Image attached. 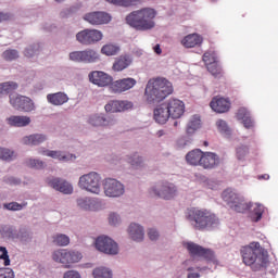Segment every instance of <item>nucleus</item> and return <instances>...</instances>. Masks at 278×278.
<instances>
[{"instance_id":"1","label":"nucleus","mask_w":278,"mask_h":278,"mask_svg":"<svg viewBox=\"0 0 278 278\" xmlns=\"http://www.w3.org/2000/svg\"><path fill=\"white\" fill-rule=\"evenodd\" d=\"M155 16H157L155 9L143 8L130 12L125 21L126 24L132 27V29H136V31H149L155 27Z\"/></svg>"},{"instance_id":"2","label":"nucleus","mask_w":278,"mask_h":278,"mask_svg":"<svg viewBox=\"0 0 278 278\" xmlns=\"http://www.w3.org/2000/svg\"><path fill=\"white\" fill-rule=\"evenodd\" d=\"M186 218L198 231L212 229L220 223L216 214L207 208L191 207L187 210Z\"/></svg>"},{"instance_id":"3","label":"nucleus","mask_w":278,"mask_h":278,"mask_svg":"<svg viewBox=\"0 0 278 278\" xmlns=\"http://www.w3.org/2000/svg\"><path fill=\"white\" fill-rule=\"evenodd\" d=\"M144 94L148 103H160L173 94V84L166 78L150 79L146 86Z\"/></svg>"},{"instance_id":"4","label":"nucleus","mask_w":278,"mask_h":278,"mask_svg":"<svg viewBox=\"0 0 278 278\" xmlns=\"http://www.w3.org/2000/svg\"><path fill=\"white\" fill-rule=\"evenodd\" d=\"M241 255L245 266H253L254 270H261V268L268 266V255L264 253L260 242H252L242 248Z\"/></svg>"},{"instance_id":"5","label":"nucleus","mask_w":278,"mask_h":278,"mask_svg":"<svg viewBox=\"0 0 278 278\" xmlns=\"http://www.w3.org/2000/svg\"><path fill=\"white\" fill-rule=\"evenodd\" d=\"M222 199L225 203L232 210L233 212H238L239 214H244L251 207L244 198L240 197L236 191L231 189H226L222 193Z\"/></svg>"},{"instance_id":"6","label":"nucleus","mask_w":278,"mask_h":278,"mask_svg":"<svg viewBox=\"0 0 278 278\" xmlns=\"http://www.w3.org/2000/svg\"><path fill=\"white\" fill-rule=\"evenodd\" d=\"M78 187L91 194H101V175L90 172L79 177Z\"/></svg>"},{"instance_id":"7","label":"nucleus","mask_w":278,"mask_h":278,"mask_svg":"<svg viewBox=\"0 0 278 278\" xmlns=\"http://www.w3.org/2000/svg\"><path fill=\"white\" fill-rule=\"evenodd\" d=\"M52 260L59 264H64L65 268H68V264H77L81 260V253L60 249L52 253Z\"/></svg>"},{"instance_id":"8","label":"nucleus","mask_w":278,"mask_h":278,"mask_svg":"<svg viewBox=\"0 0 278 278\" xmlns=\"http://www.w3.org/2000/svg\"><path fill=\"white\" fill-rule=\"evenodd\" d=\"M185 247L191 257H203L206 262H216V255L212 249L203 248L194 242H187Z\"/></svg>"},{"instance_id":"9","label":"nucleus","mask_w":278,"mask_h":278,"mask_svg":"<svg viewBox=\"0 0 278 278\" xmlns=\"http://www.w3.org/2000/svg\"><path fill=\"white\" fill-rule=\"evenodd\" d=\"M76 40H78L80 45H96V42L103 40V33L97 29H84L76 34Z\"/></svg>"},{"instance_id":"10","label":"nucleus","mask_w":278,"mask_h":278,"mask_svg":"<svg viewBox=\"0 0 278 278\" xmlns=\"http://www.w3.org/2000/svg\"><path fill=\"white\" fill-rule=\"evenodd\" d=\"M96 249L101 253H106V255L118 254V244L112 238L105 236L96 239Z\"/></svg>"},{"instance_id":"11","label":"nucleus","mask_w":278,"mask_h":278,"mask_svg":"<svg viewBox=\"0 0 278 278\" xmlns=\"http://www.w3.org/2000/svg\"><path fill=\"white\" fill-rule=\"evenodd\" d=\"M104 194L111 198L123 197L125 194V186L114 178L105 179Z\"/></svg>"},{"instance_id":"12","label":"nucleus","mask_w":278,"mask_h":278,"mask_svg":"<svg viewBox=\"0 0 278 278\" xmlns=\"http://www.w3.org/2000/svg\"><path fill=\"white\" fill-rule=\"evenodd\" d=\"M167 111L169 112L170 118H181V115L186 112V104L179 99H169L165 101Z\"/></svg>"},{"instance_id":"13","label":"nucleus","mask_w":278,"mask_h":278,"mask_svg":"<svg viewBox=\"0 0 278 278\" xmlns=\"http://www.w3.org/2000/svg\"><path fill=\"white\" fill-rule=\"evenodd\" d=\"M154 197L174 199L177 197V187L173 182H163L157 189H152Z\"/></svg>"},{"instance_id":"14","label":"nucleus","mask_w":278,"mask_h":278,"mask_svg":"<svg viewBox=\"0 0 278 278\" xmlns=\"http://www.w3.org/2000/svg\"><path fill=\"white\" fill-rule=\"evenodd\" d=\"M89 81L94 84V86H99V88H105L112 84L113 78L105 72L93 71L89 73Z\"/></svg>"},{"instance_id":"15","label":"nucleus","mask_w":278,"mask_h":278,"mask_svg":"<svg viewBox=\"0 0 278 278\" xmlns=\"http://www.w3.org/2000/svg\"><path fill=\"white\" fill-rule=\"evenodd\" d=\"M84 18L90 25H108L112 21V16L109 13L101 11L87 13Z\"/></svg>"},{"instance_id":"16","label":"nucleus","mask_w":278,"mask_h":278,"mask_svg":"<svg viewBox=\"0 0 278 278\" xmlns=\"http://www.w3.org/2000/svg\"><path fill=\"white\" fill-rule=\"evenodd\" d=\"M47 184L63 194H73V186L62 178H48Z\"/></svg>"},{"instance_id":"17","label":"nucleus","mask_w":278,"mask_h":278,"mask_svg":"<svg viewBox=\"0 0 278 278\" xmlns=\"http://www.w3.org/2000/svg\"><path fill=\"white\" fill-rule=\"evenodd\" d=\"M220 164V156L214 152H203L200 166L205 170H212Z\"/></svg>"},{"instance_id":"18","label":"nucleus","mask_w":278,"mask_h":278,"mask_svg":"<svg viewBox=\"0 0 278 278\" xmlns=\"http://www.w3.org/2000/svg\"><path fill=\"white\" fill-rule=\"evenodd\" d=\"M136 84H138V81H136L135 78H124V79L115 80L111 85V90L117 93L127 92V90H131V88H134Z\"/></svg>"},{"instance_id":"19","label":"nucleus","mask_w":278,"mask_h":278,"mask_svg":"<svg viewBox=\"0 0 278 278\" xmlns=\"http://www.w3.org/2000/svg\"><path fill=\"white\" fill-rule=\"evenodd\" d=\"M170 118V113L168 112V108L166 103L163 102L162 104L157 105L153 111V119L159 125H166L168 119Z\"/></svg>"},{"instance_id":"20","label":"nucleus","mask_w":278,"mask_h":278,"mask_svg":"<svg viewBox=\"0 0 278 278\" xmlns=\"http://www.w3.org/2000/svg\"><path fill=\"white\" fill-rule=\"evenodd\" d=\"M134 104L127 100H112L105 106V112L116 113V112H125V110H131Z\"/></svg>"},{"instance_id":"21","label":"nucleus","mask_w":278,"mask_h":278,"mask_svg":"<svg viewBox=\"0 0 278 278\" xmlns=\"http://www.w3.org/2000/svg\"><path fill=\"white\" fill-rule=\"evenodd\" d=\"M210 105L214 112H217V114H225V112H229L231 102L225 98L215 97L211 101Z\"/></svg>"},{"instance_id":"22","label":"nucleus","mask_w":278,"mask_h":278,"mask_svg":"<svg viewBox=\"0 0 278 278\" xmlns=\"http://www.w3.org/2000/svg\"><path fill=\"white\" fill-rule=\"evenodd\" d=\"M131 62H134V59H131V55L122 54L115 60L113 64V71H115V73H121V71H125V68H129V66H131Z\"/></svg>"},{"instance_id":"23","label":"nucleus","mask_w":278,"mask_h":278,"mask_svg":"<svg viewBox=\"0 0 278 278\" xmlns=\"http://www.w3.org/2000/svg\"><path fill=\"white\" fill-rule=\"evenodd\" d=\"M182 47H186V49H194V47H201L203 45V37H201L199 34H190L187 35L181 40Z\"/></svg>"},{"instance_id":"24","label":"nucleus","mask_w":278,"mask_h":278,"mask_svg":"<svg viewBox=\"0 0 278 278\" xmlns=\"http://www.w3.org/2000/svg\"><path fill=\"white\" fill-rule=\"evenodd\" d=\"M237 118L242 121L243 127H245V129H253V127H255V123L251 118V113L249 110H247V108H240L238 110Z\"/></svg>"},{"instance_id":"25","label":"nucleus","mask_w":278,"mask_h":278,"mask_svg":"<svg viewBox=\"0 0 278 278\" xmlns=\"http://www.w3.org/2000/svg\"><path fill=\"white\" fill-rule=\"evenodd\" d=\"M7 123L10 127H27L31 123V118L29 116L12 115L7 118Z\"/></svg>"},{"instance_id":"26","label":"nucleus","mask_w":278,"mask_h":278,"mask_svg":"<svg viewBox=\"0 0 278 278\" xmlns=\"http://www.w3.org/2000/svg\"><path fill=\"white\" fill-rule=\"evenodd\" d=\"M48 103L51 105H64V103H68V96L64 92L49 93L47 96Z\"/></svg>"},{"instance_id":"27","label":"nucleus","mask_w":278,"mask_h":278,"mask_svg":"<svg viewBox=\"0 0 278 278\" xmlns=\"http://www.w3.org/2000/svg\"><path fill=\"white\" fill-rule=\"evenodd\" d=\"M47 135L42 134H34L30 136H26L22 139L23 144H28L30 147H38V144H42V142H46Z\"/></svg>"},{"instance_id":"28","label":"nucleus","mask_w":278,"mask_h":278,"mask_svg":"<svg viewBox=\"0 0 278 278\" xmlns=\"http://www.w3.org/2000/svg\"><path fill=\"white\" fill-rule=\"evenodd\" d=\"M248 205H250L249 210L252 208L250 218L252 220V223H260V220H262V216L264 215L265 212V207L263 206V204L261 203H255V204H251L248 203Z\"/></svg>"},{"instance_id":"29","label":"nucleus","mask_w":278,"mask_h":278,"mask_svg":"<svg viewBox=\"0 0 278 278\" xmlns=\"http://www.w3.org/2000/svg\"><path fill=\"white\" fill-rule=\"evenodd\" d=\"M128 233L135 242H142L144 240V229L138 224H130Z\"/></svg>"},{"instance_id":"30","label":"nucleus","mask_w":278,"mask_h":278,"mask_svg":"<svg viewBox=\"0 0 278 278\" xmlns=\"http://www.w3.org/2000/svg\"><path fill=\"white\" fill-rule=\"evenodd\" d=\"M203 151L201 149H194L191 150L187 155H186V161L191 165V166H201V161L203 159Z\"/></svg>"},{"instance_id":"31","label":"nucleus","mask_w":278,"mask_h":278,"mask_svg":"<svg viewBox=\"0 0 278 278\" xmlns=\"http://www.w3.org/2000/svg\"><path fill=\"white\" fill-rule=\"evenodd\" d=\"M198 129H201V117L194 115L187 124L186 134L187 136H194Z\"/></svg>"},{"instance_id":"32","label":"nucleus","mask_w":278,"mask_h":278,"mask_svg":"<svg viewBox=\"0 0 278 278\" xmlns=\"http://www.w3.org/2000/svg\"><path fill=\"white\" fill-rule=\"evenodd\" d=\"M89 125H92V127H108L111 122L103 115H92L89 117Z\"/></svg>"},{"instance_id":"33","label":"nucleus","mask_w":278,"mask_h":278,"mask_svg":"<svg viewBox=\"0 0 278 278\" xmlns=\"http://www.w3.org/2000/svg\"><path fill=\"white\" fill-rule=\"evenodd\" d=\"M100 56L97 51L92 49H87L83 51V62L85 64H92L94 62H99Z\"/></svg>"},{"instance_id":"34","label":"nucleus","mask_w":278,"mask_h":278,"mask_svg":"<svg viewBox=\"0 0 278 278\" xmlns=\"http://www.w3.org/2000/svg\"><path fill=\"white\" fill-rule=\"evenodd\" d=\"M18 88V84L14 81H7L0 84V97H5V94H12L14 90Z\"/></svg>"},{"instance_id":"35","label":"nucleus","mask_w":278,"mask_h":278,"mask_svg":"<svg viewBox=\"0 0 278 278\" xmlns=\"http://www.w3.org/2000/svg\"><path fill=\"white\" fill-rule=\"evenodd\" d=\"M46 155H48V157H53V160H60V162H68V160H73V154H63L61 151H51L48 150L45 153Z\"/></svg>"},{"instance_id":"36","label":"nucleus","mask_w":278,"mask_h":278,"mask_svg":"<svg viewBox=\"0 0 278 278\" xmlns=\"http://www.w3.org/2000/svg\"><path fill=\"white\" fill-rule=\"evenodd\" d=\"M77 205L80 210L92 211L94 210V200L92 198H79L77 199Z\"/></svg>"},{"instance_id":"37","label":"nucleus","mask_w":278,"mask_h":278,"mask_svg":"<svg viewBox=\"0 0 278 278\" xmlns=\"http://www.w3.org/2000/svg\"><path fill=\"white\" fill-rule=\"evenodd\" d=\"M94 278H112V270L106 267H97L92 271Z\"/></svg>"},{"instance_id":"38","label":"nucleus","mask_w":278,"mask_h":278,"mask_svg":"<svg viewBox=\"0 0 278 278\" xmlns=\"http://www.w3.org/2000/svg\"><path fill=\"white\" fill-rule=\"evenodd\" d=\"M127 162L129 165L132 166V168H140L144 166V160H142L141 156L138 155V153H135L131 156H128Z\"/></svg>"},{"instance_id":"39","label":"nucleus","mask_w":278,"mask_h":278,"mask_svg":"<svg viewBox=\"0 0 278 278\" xmlns=\"http://www.w3.org/2000/svg\"><path fill=\"white\" fill-rule=\"evenodd\" d=\"M106 2L112 3V5H119L121 8H131V5L140 3V0H106Z\"/></svg>"},{"instance_id":"40","label":"nucleus","mask_w":278,"mask_h":278,"mask_svg":"<svg viewBox=\"0 0 278 278\" xmlns=\"http://www.w3.org/2000/svg\"><path fill=\"white\" fill-rule=\"evenodd\" d=\"M22 104H20V109L22 112H34L36 106L34 105V101L29 99L28 97L22 98Z\"/></svg>"},{"instance_id":"41","label":"nucleus","mask_w":278,"mask_h":278,"mask_svg":"<svg viewBox=\"0 0 278 278\" xmlns=\"http://www.w3.org/2000/svg\"><path fill=\"white\" fill-rule=\"evenodd\" d=\"M119 51H121V48L112 43H108L103 46L101 49V53H103V55H116V53H118Z\"/></svg>"},{"instance_id":"42","label":"nucleus","mask_w":278,"mask_h":278,"mask_svg":"<svg viewBox=\"0 0 278 278\" xmlns=\"http://www.w3.org/2000/svg\"><path fill=\"white\" fill-rule=\"evenodd\" d=\"M202 60H203L205 66H210L211 64H215L216 62H218L215 51H206L203 54Z\"/></svg>"},{"instance_id":"43","label":"nucleus","mask_w":278,"mask_h":278,"mask_svg":"<svg viewBox=\"0 0 278 278\" xmlns=\"http://www.w3.org/2000/svg\"><path fill=\"white\" fill-rule=\"evenodd\" d=\"M53 243L58 247H68L71 239L66 235H56L53 237Z\"/></svg>"},{"instance_id":"44","label":"nucleus","mask_w":278,"mask_h":278,"mask_svg":"<svg viewBox=\"0 0 278 278\" xmlns=\"http://www.w3.org/2000/svg\"><path fill=\"white\" fill-rule=\"evenodd\" d=\"M206 68L213 77H222L223 76V68L218 65V62L212 63L211 65H206Z\"/></svg>"},{"instance_id":"45","label":"nucleus","mask_w":278,"mask_h":278,"mask_svg":"<svg viewBox=\"0 0 278 278\" xmlns=\"http://www.w3.org/2000/svg\"><path fill=\"white\" fill-rule=\"evenodd\" d=\"M4 210H9L10 212H21L23 207H27V202L18 204L17 202L4 203Z\"/></svg>"},{"instance_id":"46","label":"nucleus","mask_w":278,"mask_h":278,"mask_svg":"<svg viewBox=\"0 0 278 278\" xmlns=\"http://www.w3.org/2000/svg\"><path fill=\"white\" fill-rule=\"evenodd\" d=\"M3 60H7V62H12V60H17L18 58V51L9 49L2 53Z\"/></svg>"},{"instance_id":"47","label":"nucleus","mask_w":278,"mask_h":278,"mask_svg":"<svg viewBox=\"0 0 278 278\" xmlns=\"http://www.w3.org/2000/svg\"><path fill=\"white\" fill-rule=\"evenodd\" d=\"M216 127L220 134H226V135L230 134L229 126L227 125V122H225L223 119H218L216 122Z\"/></svg>"},{"instance_id":"48","label":"nucleus","mask_w":278,"mask_h":278,"mask_svg":"<svg viewBox=\"0 0 278 278\" xmlns=\"http://www.w3.org/2000/svg\"><path fill=\"white\" fill-rule=\"evenodd\" d=\"M24 96H10V103L15 110H20Z\"/></svg>"},{"instance_id":"49","label":"nucleus","mask_w":278,"mask_h":278,"mask_svg":"<svg viewBox=\"0 0 278 278\" xmlns=\"http://www.w3.org/2000/svg\"><path fill=\"white\" fill-rule=\"evenodd\" d=\"M14 157V152L10 151L5 148H0V160H4L5 162H10Z\"/></svg>"},{"instance_id":"50","label":"nucleus","mask_w":278,"mask_h":278,"mask_svg":"<svg viewBox=\"0 0 278 278\" xmlns=\"http://www.w3.org/2000/svg\"><path fill=\"white\" fill-rule=\"evenodd\" d=\"M248 155H249V147L239 146L237 148V160H243Z\"/></svg>"},{"instance_id":"51","label":"nucleus","mask_w":278,"mask_h":278,"mask_svg":"<svg viewBox=\"0 0 278 278\" xmlns=\"http://www.w3.org/2000/svg\"><path fill=\"white\" fill-rule=\"evenodd\" d=\"M26 164L29 168H45V162L36 159H29Z\"/></svg>"},{"instance_id":"52","label":"nucleus","mask_w":278,"mask_h":278,"mask_svg":"<svg viewBox=\"0 0 278 278\" xmlns=\"http://www.w3.org/2000/svg\"><path fill=\"white\" fill-rule=\"evenodd\" d=\"M72 62H84V51H74L70 53Z\"/></svg>"},{"instance_id":"53","label":"nucleus","mask_w":278,"mask_h":278,"mask_svg":"<svg viewBox=\"0 0 278 278\" xmlns=\"http://www.w3.org/2000/svg\"><path fill=\"white\" fill-rule=\"evenodd\" d=\"M0 260H3L4 266H10V255L5 247H0Z\"/></svg>"},{"instance_id":"54","label":"nucleus","mask_w":278,"mask_h":278,"mask_svg":"<svg viewBox=\"0 0 278 278\" xmlns=\"http://www.w3.org/2000/svg\"><path fill=\"white\" fill-rule=\"evenodd\" d=\"M38 49H40L39 46H30V47H28V48L25 50L24 55H25L26 58H34V55H36Z\"/></svg>"},{"instance_id":"55","label":"nucleus","mask_w":278,"mask_h":278,"mask_svg":"<svg viewBox=\"0 0 278 278\" xmlns=\"http://www.w3.org/2000/svg\"><path fill=\"white\" fill-rule=\"evenodd\" d=\"M0 278H14V270L11 268H0Z\"/></svg>"},{"instance_id":"56","label":"nucleus","mask_w":278,"mask_h":278,"mask_svg":"<svg viewBox=\"0 0 278 278\" xmlns=\"http://www.w3.org/2000/svg\"><path fill=\"white\" fill-rule=\"evenodd\" d=\"M148 237L150 240H157L160 238V232H157L155 229L150 228L148 231Z\"/></svg>"},{"instance_id":"57","label":"nucleus","mask_w":278,"mask_h":278,"mask_svg":"<svg viewBox=\"0 0 278 278\" xmlns=\"http://www.w3.org/2000/svg\"><path fill=\"white\" fill-rule=\"evenodd\" d=\"M64 278H81V275L78 271L68 270L64 274Z\"/></svg>"},{"instance_id":"58","label":"nucleus","mask_w":278,"mask_h":278,"mask_svg":"<svg viewBox=\"0 0 278 278\" xmlns=\"http://www.w3.org/2000/svg\"><path fill=\"white\" fill-rule=\"evenodd\" d=\"M119 217L115 213H111L109 216V223L110 225H118Z\"/></svg>"},{"instance_id":"59","label":"nucleus","mask_w":278,"mask_h":278,"mask_svg":"<svg viewBox=\"0 0 278 278\" xmlns=\"http://www.w3.org/2000/svg\"><path fill=\"white\" fill-rule=\"evenodd\" d=\"M187 270L189 273L187 275V278H200L201 277V274L194 273V268L193 267H189Z\"/></svg>"},{"instance_id":"60","label":"nucleus","mask_w":278,"mask_h":278,"mask_svg":"<svg viewBox=\"0 0 278 278\" xmlns=\"http://www.w3.org/2000/svg\"><path fill=\"white\" fill-rule=\"evenodd\" d=\"M27 236H29V233L25 229H21L15 238H20V240H23V238H27Z\"/></svg>"},{"instance_id":"61","label":"nucleus","mask_w":278,"mask_h":278,"mask_svg":"<svg viewBox=\"0 0 278 278\" xmlns=\"http://www.w3.org/2000/svg\"><path fill=\"white\" fill-rule=\"evenodd\" d=\"M3 21H10V14L0 12V23H3Z\"/></svg>"},{"instance_id":"62","label":"nucleus","mask_w":278,"mask_h":278,"mask_svg":"<svg viewBox=\"0 0 278 278\" xmlns=\"http://www.w3.org/2000/svg\"><path fill=\"white\" fill-rule=\"evenodd\" d=\"M7 184H11L13 186H16V185L21 184V180L11 177V178L7 179Z\"/></svg>"},{"instance_id":"63","label":"nucleus","mask_w":278,"mask_h":278,"mask_svg":"<svg viewBox=\"0 0 278 278\" xmlns=\"http://www.w3.org/2000/svg\"><path fill=\"white\" fill-rule=\"evenodd\" d=\"M154 52H156L157 55H161L162 54V48H160V45H156L154 47Z\"/></svg>"},{"instance_id":"64","label":"nucleus","mask_w":278,"mask_h":278,"mask_svg":"<svg viewBox=\"0 0 278 278\" xmlns=\"http://www.w3.org/2000/svg\"><path fill=\"white\" fill-rule=\"evenodd\" d=\"M186 144H188V143H186V140H184V139H180V140L178 141V146H179V147H186Z\"/></svg>"}]
</instances>
